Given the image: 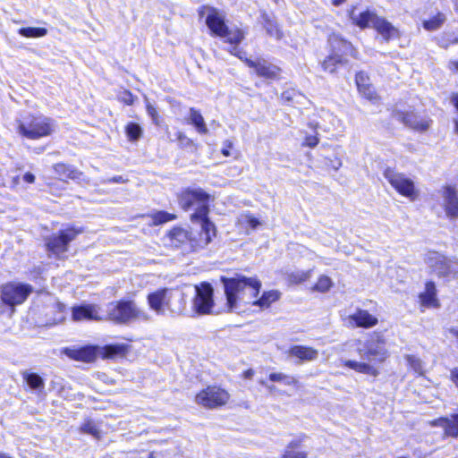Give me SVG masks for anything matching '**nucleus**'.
Masks as SVG:
<instances>
[{"mask_svg":"<svg viewBox=\"0 0 458 458\" xmlns=\"http://www.w3.org/2000/svg\"><path fill=\"white\" fill-rule=\"evenodd\" d=\"M210 195L201 188H187L179 195V204L184 210L193 208L195 211L191 216L192 222H202L203 232L206 233L203 244H208L216 236V226L208 219Z\"/></svg>","mask_w":458,"mask_h":458,"instance_id":"nucleus-1","label":"nucleus"},{"mask_svg":"<svg viewBox=\"0 0 458 458\" xmlns=\"http://www.w3.org/2000/svg\"><path fill=\"white\" fill-rule=\"evenodd\" d=\"M226 306L229 311L240 309L241 303H252L258 296L261 287L260 282L256 278L239 276L233 278L222 277Z\"/></svg>","mask_w":458,"mask_h":458,"instance_id":"nucleus-2","label":"nucleus"},{"mask_svg":"<svg viewBox=\"0 0 458 458\" xmlns=\"http://www.w3.org/2000/svg\"><path fill=\"white\" fill-rule=\"evenodd\" d=\"M149 308L157 315H180L185 309V294L177 289L161 288L150 293L147 297Z\"/></svg>","mask_w":458,"mask_h":458,"instance_id":"nucleus-3","label":"nucleus"},{"mask_svg":"<svg viewBox=\"0 0 458 458\" xmlns=\"http://www.w3.org/2000/svg\"><path fill=\"white\" fill-rule=\"evenodd\" d=\"M105 319L115 324L127 325L134 321H149L151 316L148 311L139 308L134 301L120 300L106 305Z\"/></svg>","mask_w":458,"mask_h":458,"instance_id":"nucleus-4","label":"nucleus"},{"mask_svg":"<svg viewBox=\"0 0 458 458\" xmlns=\"http://www.w3.org/2000/svg\"><path fill=\"white\" fill-rule=\"evenodd\" d=\"M199 15L205 17V22L213 35L225 39L232 45H237L244 38V32L238 29H229L225 22V15L218 10L209 6H203Z\"/></svg>","mask_w":458,"mask_h":458,"instance_id":"nucleus-5","label":"nucleus"},{"mask_svg":"<svg viewBox=\"0 0 458 458\" xmlns=\"http://www.w3.org/2000/svg\"><path fill=\"white\" fill-rule=\"evenodd\" d=\"M350 18L353 23L361 29L367 27L375 29L386 41H389L399 36V31L394 26L385 18L377 16L371 11L367 10L356 13V10L353 8L350 13Z\"/></svg>","mask_w":458,"mask_h":458,"instance_id":"nucleus-6","label":"nucleus"},{"mask_svg":"<svg viewBox=\"0 0 458 458\" xmlns=\"http://www.w3.org/2000/svg\"><path fill=\"white\" fill-rule=\"evenodd\" d=\"M55 127V121L44 115H30L18 122V132L30 140L49 136Z\"/></svg>","mask_w":458,"mask_h":458,"instance_id":"nucleus-7","label":"nucleus"},{"mask_svg":"<svg viewBox=\"0 0 458 458\" xmlns=\"http://www.w3.org/2000/svg\"><path fill=\"white\" fill-rule=\"evenodd\" d=\"M355 343L359 355L369 361L382 363L389 355L386 341L379 333H373L365 342L356 340Z\"/></svg>","mask_w":458,"mask_h":458,"instance_id":"nucleus-8","label":"nucleus"},{"mask_svg":"<svg viewBox=\"0 0 458 458\" xmlns=\"http://www.w3.org/2000/svg\"><path fill=\"white\" fill-rule=\"evenodd\" d=\"M384 177L400 195L411 201L418 199L420 191L416 188L414 181L405 174L388 167L384 171Z\"/></svg>","mask_w":458,"mask_h":458,"instance_id":"nucleus-9","label":"nucleus"},{"mask_svg":"<svg viewBox=\"0 0 458 458\" xmlns=\"http://www.w3.org/2000/svg\"><path fill=\"white\" fill-rule=\"evenodd\" d=\"M328 43L332 48V54L324 60L322 67L326 72H334L336 65L344 62L343 55H352L353 50L351 43L335 34L329 36Z\"/></svg>","mask_w":458,"mask_h":458,"instance_id":"nucleus-10","label":"nucleus"},{"mask_svg":"<svg viewBox=\"0 0 458 458\" xmlns=\"http://www.w3.org/2000/svg\"><path fill=\"white\" fill-rule=\"evenodd\" d=\"M32 291L30 284L10 282L0 286V299L3 303L14 307L23 303Z\"/></svg>","mask_w":458,"mask_h":458,"instance_id":"nucleus-11","label":"nucleus"},{"mask_svg":"<svg viewBox=\"0 0 458 458\" xmlns=\"http://www.w3.org/2000/svg\"><path fill=\"white\" fill-rule=\"evenodd\" d=\"M229 51L232 55L244 60L245 64L250 68H252L258 76L263 77L267 80L279 79L281 72L280 68L268 61L263 58H257L256 60L244 58L245 53L240 50L236 46L233 47Z\"/></svg>","mask_w":458,"mask_h":458,"instance_id":"nucleus-12","label":"nucleus"},{"mask_svg":"<svg viewBox=\"0 0 458 458\" xmlns=\"http://www.w3.org/2000/svg\"><path fill=\"white\" fill-rule=\"evenodd\" d=\"M195 295L191 301L192 310L198 315H208L213 312L215 302L214 289L208 283L203 282L195 285Z\"/></svg>","mask_w":458,"mask_h":458,"instance_id":"nucleus-13","label":"nucleus"},{"mask_svg":"<svg viewBox=\"0 0 458 458\" xmlns=\"http://www.w3.org/2000/svg\"><path fill=\"white\" fill-rule=\"evenodd\" d=\"M230 399L229 393L219 386H208L200 391L195 397L198 404L208 409H216L227 403Z\"/></svg>","mask_w":458,"mask_h":458,"instance_id":"nucleus-14","label":"nucleus"},{"mask_svg":"<svg viewBox=\"0 0 458 458\" xmlns=\"http://www.w3.org/2000/svg\"><path fill=\"white\" fill-rule=\"evenodd\" d=\"M80 233V230L67 228L60 231L57 234L47 238L46 246L47 250L55 256L60 257L68 250L69 243L73 241Z\"/></svg>","mask_w":458,"mask_h":458,"instance_id":"nucleus-15","label":"nucleus"},{"mask_svg":"<svg viewBox=\"0 0 458 458\" xmlns=\"http://www.w3.org/2000/svg\"><path fill=\"white\" fill-rule=\"evenodd\" d=\"M428 263L439 276L454 274L455 267L458 265L457 261L448 259L438 253H431L428 258Z\"/></svg>","mask_w":458,"mask_h":458,"instance_id":"nucleus-16","label":"nucleus"},{"mask_svg":"<svg viewBox=\"0 0 458 458\" xmlns=\"http://www.w3.org/2000/svg\"><path fill=\"white\" fill-rule=\"evenodd\" d=\"M72 317L77 322L85 320L100 321L105 319V315L102 314L100 307L96 304H82L72 307Z\"/></svg>","mask_w":458,"mask_h":458,"instance_id":"nucleus-17","label":"nucleus"},{"mask_svg":"<svg viewBox=\"0 0 458 458\" xmlns=\"http://www.w3.org/2000/svg\"><path fill=\"white\" fill-rule=\"evenodd\" d=\"M441 205L446 217L450 220H456L458 218V194L456 190L451 186H445L441 190Z\"/></svg>","mask_w":458,"mask_h":458,"instance_id":"nucleus-18","label":"nucleus"},{"mask_svg":"<svg viewBox=\"0 0 458 458\" xmlns=\"http://www.w3.org/2000/svg\"><path fill=\"white\" fill-rule=\"evenodd\" d=\"M398 119L412 130L423 132L429 129L432 121L426 115L414 112L399 114Z\"/></svg>","mask_w":458,"mask_h":458,"instance_id":"nucleus-19","label":"nucleus"},{"mask_svg":"<svg viewBox=\"0 0 458 458\" xmlns=\"http://www.w3.org/2000/svg\"><path fill=\"white\" fill-rule=\"evenodd\" d=\"M287 354L291 358L298 359V362L313 361L318 357V351L305 345H293L288 351Z\"/></svg>","mask_w":458,"mask_h":458,"instance_id":"nucleus-20","label":"nucleus"},{"mask_svg":"<svg viewBox=\"0 0 458 458\" xmlns=\"http://www.w3.org/2000/svg\"><path fill=\"white\" fill-rule=\"evenodd\" d=\"M420 306L423 308H439L440 302L437 296V288L434 282L429 281L425 284L424 292L419 295Z\"/></svg>","mask_w":458,"mask_h":458,"instance_id":"nucleus-21","label":"nucleus"},{"mask_svg":"<svg viewBox=\"0 0 458 458\" xmlns=\"http://www.w3.org/2000/svg\"><path fill=\"white\" fill-rule=\"evenodd\" d=\"M350 323L357 327L369 328L378 323V319L371 315L368 310L358 309L353 314L348 318Z\"/></svg>","mask_w":458,"mask_h":458,"instance_id":"nucleus-22","label":"nucleus"},{"mask_svg":"<svg viewBox=\"0 0 458 458\" xmlns=\"http://www.w3.org/2000/svg\"><path fill=\"white\" fill-rule=\"evenodd\" d=\"M64 353L75 360L91 362L96 359V348L93 346H85L79 349L65 348Z\"/></svg>","mask_w":458,"mask_h":458,"instance_id":"nucleus-23","label":"nucleus"},{"mask_svg":"<svg viewBox=\"0 0 458 458\" xmlns=\"http://www.w3.org/2000/svg\"><path fill=\"white\" fill-rule=\"evenodd\" d=\"M259 22L269 37L275 38L277 40L282 38L283 32L273 15L267 13L265 11L260 12Z\"/></svg>","mask_w":458,"mask_h":458,"instance_id":"nucleus-24","label":"nucleus"},{"mask_svg":"<svg viewBox=\"0 0 458 458\" xmlns=\"http://www.w3.org/2000/svg\"><path fill=\"white\" fill-rule=\"evenodd\" d=\"M441 427L445 435L452 437H458V413L452 414L449 417L440 418L434 423Z\"/></svg>","mask_w":458,"mask_h":458,"instance_id":"nucleus-25","label":"nucleus"},{"mask_svg":"<svg viewBox=\"0 0 458 458\" xmlns=\"http://www.w3.org/2000/svg\"><path fill=\"white\" fill-rule=\"evenodd\" d=\"M189 241L192 240L190 239L189 233L182 228L174 227L167 233V243L173 247L178 248Z\"/></svg>","mask_w":458,"mask_h":458,"instance_id":"nucleus-26","label":"nucleus"},{"mask_svg":"<svg viewBox=\"0 0 458 458\" xmlns=\"http://www.w3.org/2000/svg\"><path fill=\"white\" fill-rule=\"evenodd\" d=\"M344 365L359 373L367 374L372 377H377L379 374L378 369L368 362L347 360L344 361Z\"/></svg>","mask_w":458,"mask_h":458,"instance_id":"nucleus-27","label":"nucleus"},{"mask_svg":"<svg viewBox=\"0 0 458 458\" xmlns=\"http://www.w3.org/2000/svg\"><path fill=\"white\" fill-rule=\"evenodd\" d=\"M56 174L63 178H68L73 181H79L82 177V172L77 170L73 166L59 163L53 166Z\"/></svg>","mask_w":458,"mask_h":458,"instance_id":"nucleus-28","label":"nucleus"},{"mask_svg":"<svg viewBox=\"0 0 458 458\" xmlns=\"http://www.w3.org/2000/svg\"><path fill=\"white\" fill-rule=\"evenodd\" d=\"M188 119L189 123L195 126L199 133L207 134L208 132L204 118L197 109L190 108Z\"/></svg>","mask_w":458,"mask_h":458,"instance_id":"nucleus-29","label":"nucleus"},{"mask_svg":"<svg viewBox=\"0 0 458 458\" xmlns=\"http://www.w3.org/2000/svg\"><path fill=\"white\" fill-rule=\"evenodd\" d=\"M280 298V293L276 290L265 292L259 300L253 301V305H257L261 309H267Z\"/></svg>","mask_w":458,"mask_h":458,"instance_id":"nucleus-30","label":"nucleus"},{"mask_svg":"<svg viewBox=\"0 0 458 458\" xmlns=\"http://www.w3.org/2000/svg\"><path fill=\"white\" fill-rule=\"evenodd\" d=\"M22 378L29 386L33 390H42L45 387V382L43 378L37 373L23 371L21 373Z\"/></svg>","mask_w":458,"mask_h":458,"instance_id":"nucleus-31","label":"nucleus"},{"mask_svg":"<svg viewBox=\"0 0 458 458\" xmlns=\"http://www.w3.org/2000/svg\"><path fill=\"white\" fill-rule=\"evenodd\" d=\"M301 442V439L291 441L281 458H307V453L294 450L300 445Z\"/></svg>","mask_w":458,"mask_h":458,"instance_id":"nucleus-32","label":"nucleus"},{"mask_svg":"<svg viewBox=\"0 0 458 458\" xmlns=\"http://www.w3.org/2000/svg\"><path fill=\"white\" fill-rule=\"evenodd\" d=\"M324 120H327L329 122V125L323 124L321 127L324 129V131H331L335 130L341 125V121L335 116L333 114L329 112H324ZM310 126L313 129H317L319 126L318 123H310Z\"/></svg>","mask_w":458,"mask_h":458,"instance_id":"nucleus-33","label":"nucleus"},{"mask_svg":"<svg viewBox=\"0 0 458 458\" xmlns=\"http://www.w3.org/2000/svg\"><path fill=\"white\" fill-rule=\"evenodd\" d=\"M269 380L272 382H281L285 386H295L299 383L298 379L293 376H290L282 372H274L269 374Z\"/></svg>","mask_w":458,"mask_h":458,"instance_id":"nucleus-34","label":"nucleus"},{"mask_svg":"<svg viewBox=\"0 0 458 458\" xmlns=\"http://www.w3.org/2000/svg\"><path fill=\"white\" fill-rule=\"evenodd\" d=\"M128 351V346L124 344H110L104 348L105 356L113 358L117 355H124Z\"/></svg>","mask_w":458,"mask_h":458,"instance_id":"nucleus-35","label":"nucleus"},{"mask_svg":"<svg viewBox=\"0 0 458 458\" xmlns=\"http://www.w3.org/2000/svg\"><path fill=\"white\" fill-rule=\"evenodd\" d=\"M80 430L82 433L91 435L96 439H100L101 437V431L98 426L91 420H85L81 426Z\"/></svg>","mask_w":458,"mask_h":458,"instance_id":"nucleus-36","label":"nucleus"},{"mask_svg":"<svg viewBox=\"0 0 458 458\" xmlns=\"http://www.w3.org/2000/svg\"><path fill=\"white\" fill-rule=\"evenodd\" d=\"M445 21V16L443 13H437L436 16L429 20L423 21V27L425 30L433 31L438 30Z\"/></svg>","mask_w":458,"mask_h":458,"instance_id":"nucleus-37","label":"nucleus"},{"mask_svg":"<svg viewBox=\"0 0 458 458\" xmlns=\"http://www.w3.org/2000/svg\"><path fill=\"white\" fill-rule=\"evenodd\" d=\"M411 369L420 376H423L425 373L424 363L422 360L414 355H406L405 357Z\"/></svg>","mask_w":458,"mask_h":458,"instance_id":"nucleus-38","label":"nucleus"},{"mask_svg":"<svg viewBox=\"0 0 458 458\" xmlns=\"http://www.w3.org/2000/svg\"><path fill=\"white\" fill-rule=\"evenodd\" d=\"M19 33L26 38H39L44 37L47 35V30L45 28H33V27H27V28H21L19 30Z\"/></svg>","mask_w":458,"mask_h":458,"instance_id":"nucleus-39","label":"nucleus"},{"mask_svg":"<svg viewBox=\"0 0 458 458\" xmlns=\"http://www.w3.org/2000/svg\"><path fill=\"white\" fill-rule=\"evenodd\" d=\"M125 132L130 140H138L142 136V128L135 123H129L125 127Z\"/></svg>","mask_w":458,"mask_h":458,"instance_id":"nucleus-40","label":"nucleus"},{"mask_svg":"<svg viewBox=\"0 0 458 458\" xmlns=\"http://www.w3.org/2000/svg\"><path fill=\"white\" fill-rule=\"evenodd\" d=\"M176 218V216L165 211L157 212L152 216L153 225H157L169 221H173Z\"/></svg>","mask_w":458,"mask_h":458,"instance_id":"nucleus-41","label":"nucleus"},{"mask_svg":"<svg viewBox=\"0 0 458 458\" xmlns=\"http://www.w3.org/2000/svg\"><path fill=\"white\" fill-rule=\"evenodd\" d=\"M333 285L332 280L327 276H321L316 284L313 287V290L320 292V293H326L330 290V288Z\"/></svg>","mask_w":458,"mask_h":458,"instance_id":"nucleus-42","label":"nucleus"},{"mask_svg":"<svg viewBox=\"0 0 458 458\" xmlns=\"http://www.w3.org/2000/svg\"><path fill=\"white\" fill-rule=\"evenodd\" d=\"M117 98L119 101L123 102V104L131 106V105H133V103L136 99V97L133 96L131 91L124 89L118 94Z\"/></svg>","mask_w":458,"mask_h":458,"instance_id":"nucleus-43","label":"nucleus"},{"mask_svg":"<svg viewBox=\"0 0 458 458\" xmlns=\"http://www.w3.org/2000/svg\"><path fill=\"white\" fill-rule=\"evenodd\" d=\"M146 103H147L146 110H147L148 114L151 117L152 122L156 125H158L160 123V118H159V114H158L157 108L153 105H151L147 98H146Z\"/></svg>","mask_w":458,"mask_h":458,"instance_id":"nucleus-44","label":"nucleus"},{"mask_svg":"<svg viewBox=\"0 0 458 458\" xmlns=\"http://www.w3.org/2000/svg\"><path fill=\"white\" fill-rule=\"evenodd\" d=\"M310 277V271H298L290 275V279L293 283H301Z\"/></svg>","mask_w":458,"mask_h":458,"instance_id":"nucleus-45","label":"nucleus"},{"mask_svg":"<svg viewBox=\"0 0 458 458\" xmlns=\"http://www.w3.org/2000/svg\"><path fill=\"white\" fill-rule=\"evenodd\" d=\"M355 81L358 90L370 84L369 76L363 72H360L356 74Z\"/></svg>","mask_w":458,"mask_h":458,"instance_id":"nucleus-46","label":"nucleus"},{"mask_svg":"<svg viewBox=\"0 0 458 458\" xmlns=\"http://www.w3.org/2000/svg\"><path fill=\"white\" fill-rule=\"evenodd\" d=\"M359 92L369 100H375L377 98L374 88L371 84H369L368 86L364 87V89H360Z\"/></svg>","mask_w":458,"mask_h":458,"instance_id":"nucleus-47","label":"nucleus"},{"mask_svg":"<svg viewBox=\"0 0 458 458\" xmlns=\"http://www.w3.org/2000/svg\"><path fill=\"white\" fill-rule=\"evenodd\" d=\"M199 223L201 224V231L199 234V239L191 241V247L196 248V249L197 248H204L208 245V244L202 245V241L205 240L206 233L203 232L202 222H199Z\"/></svg>","mask_w":458,"mask_h":458,"instance_id":"nucleus-48","label":"nucleus"},{"mask_svg":"<svg viewBox=\"0 0 458 458\" xmlns=\"http://www.w3.org/2000/svg\"><path fill=\"white\" fill-rule=\"evenodd\" d=\"M452 104L456 108V117L454 119V132L458 134V94L453 95L451 98Z\"/></svg>","mask_w":458,"mask_h":458,"instance_id":"nucleus-49","label":"nucleus"},{"mask_svg":"<svg viewBox=\"0 0 458 458\" xmlns=\"http://www.w3.org/2000/svg\"><path fill=\"white\" fill-rule=\"evenodd\" d=\"M244 222L248 225H250L252 229H256L260 225V222L259 221V219H257L256 217H254L251 215H245Z\"/></svg>","mask_w":458,"mask_h":458,"instance_id":"nucleus-50","label":"nucleus"},{"mask_svg":"<svg viewBox=\"0 0 458 458\" xmlns=\"http://www.w3.org/2000/svg\"><path fill=\"white\" fill-rule=\"evenodd\" d=\"M318 141L319 140L317 135H309L305 138L303 145L314 148L318 144Z\"/></svg>","mask_w":458,"mask_h":458,"instance_id":"nucleus-51","label":"nucleus"},{"mask_svg":"<svg viewBox=\"0 0 458 458\" xmlns=\"http://www.w3.org/2000/svg\"><path fill=\"white\" fill-rule=\"evenodd\" d=\"M232 148H233V142L230 141L229 140H225L223 142V148L221 150L222 154L225 157H230L231 156L230 149Z\"/></svg>","mask_w":458,"mask_h":458,"instance_id":"nucleus-52","label":"nucleus"},{"mask_svg":"<svg viewBox=\"0 0 458 458\" xmlns=\"http://www.w3.org/2000/svg\"><path fill=\"white\" fill-rule=\"evenodd\" d=\"M450 379L458 387V368H454L450 371Z\"/></svg>","mask_w":458,"mask_h":458,"instance_id":"nucleus-53","label":"nucleus"},{"mask_svg":"<svg viewBox=\"0 0 458 458\" xmlns=\"http://www.w3.org/2000/svg\"><path fill=\"white\" fill-rule=\"evenodd\" d=\"M126 180H124L122 176H114L112 178H109L107 180L103 181V182H115V183H123Z\"/></svg>","mask_w":458,"mask_h":458,"instance_id":"nucleus-54","label":"nucleus"},{"mask_svg":"<svg viewBox=\"0 0 458 458\" xmlns=\"http://www.w3.org/2000/svg\"><path fill=\"white\" fill-rule=\"evenodd\" d=\"M330 165L334 170L337 171L342 166V161L339 158H335L331 160Z\"/></svg>","mask_w":458,"mask_h":458,"instance_id":"nucleus-55","label":"nucleus"},{"mask_svg":"<svg viewBox=\"0 0 458 458\" xmlns=\"http://www.w3.org/2000/svg\"><path fill=\"white\" fill-rule=\"evenodd\" d=\"M23 180L28 183H33L35 181V176L33 174L28 172L23 175Z\"/></svg>","mask_w":458,"mask_h":458,"instance_id":"nucleus-56","label":"nucleus"},{"mask_svg":"<svg viewBox=\"0 0 458 458\" xmlns=\"http://www.w3.org/2000/svg\"><path fill=\"white\" fill-rule=\"evenodd\" d=\"M255 371L252 369H249L242 373V377L245 379H250L254 376Z\"/></svg>","mask_w":458,"mask_h":458,"instance_id":"nucleus-57","label":"nucleus"},{"mask_svg":"<svg viewBox=\"0 0 458 458\" xmlns=\"http://www.w3.org/2000/svg\"><path fill=\"white\" fill-rule=\"evenodd\" d=\"M449 67H450L451 70L458 72V60L451 61L449 63Z\"/></svg>","mask_w":458,"mask_h":458,"instance_id":"nucleus-58","label":"nucleus"},{"mask_svg":"<svg viewBox=\"0 0 458 458\" xmlns=\"http://www.w3.org/2000/svg\"><path fill=\"white\" fill-rule=\"evenodd\" d=\"M449 331L454 336L458 338V327H452L449 329Z\"/></svg>","mask_w":458,"mask_h":458,"instance_id":"nucleus-59","label":"nucleus"},{"mask_svg":"<svg viewBox=\"0 0 458 458\" xmlns=\"http://www.w3.org/2000/svg\"><path fill=\"white\" fill-rule=\"evenodd\" d=\"M345 0H332V4L335 5V6H338L340 4H342Z\"/></svg>","mask_w":458,"mask_h":458,"instance_id":"nucleus-60","label":"nucleus"},{"mask_svg":"<svg viewBox=\"0 0 458 458\" xmlns=\"http://www.w3.org/2000/svg\"><path fill=\"white\" fill-rule=\"evenodd\" d=\"M177 137H178V140H181L187 139L186 136L184 135V133L181 132V131L178 132Z\"/></svg>","mask_w":458,"mask_h":458,"instance_id":"nucleus-61","label":"nucleus"},{"mask_svg":"<svg viewBox=\"0 0 458 458\" xmlns=\"http://www.w3.org/2000/svg\"><path fill=\"white\" fill-rule=\"evenodd\" d=\"M283 98L289 101L291 99V96H290L289 92H287V91L284 92L283 93Z\"/></svg>","mask_w":458,"mask_h":458,"instance_id":"nucleus-62","label":"nucleus"},{"mask_svg":"<svg viewBox=\"0 0 458 458\" xmlns=\"http://www.w3.org/2000/svg\"><path fill=\"white\" fill-rule=\"evenodd\" d=\"M267 388L270 391V392H273L276 390V387L275 386H267Z\"/></svg>","mask_w":458,"mask_h":458,"instance_id":"nucleus-63","label":"nucleus"},{"mask_svg":"<svg viewBox=\"0 0 458 458\" xmlns=\"http://www.w3.org/2000/svg\"><path fill=\"white\" fill-rule=\"evenodd\" d=\"M0 458H12V457H9L4 454H0Z\"/></svg>","mask_w":458,"mask_h":458,"instance_id":"nucleus-64","label":"nucleus"}]
</instances>
